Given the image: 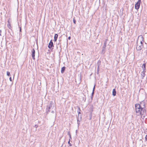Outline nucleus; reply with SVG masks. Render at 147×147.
Segmentation results:
<instances>
[{
    "label": "nucleus",
    "mask_w": 147,
    "mask_h": 147,
    "mask_svg": "<svg viewBox=\"0 0 147 147\" xmlns=\"http://www.w3.org/2000/svg\"><path fill=\"white\" fill-rule=\"evenodd\" d=\"M96 73H97V74H98L99 73H98V71H97V72H96Z\"/></svg>",
    "instance_id": "28"
},
{
    "label": "nucleus",
    "mask_w": 147,
    "mask_h": 147,
    "mask_svg": "<svg viewBox=\"0 0 147 147\" xmlns=\"http://www.w3.org/2000/svg\"><path fill=\"white\" fill-rule=\"evenodd\" d=\"M65 67H63L61 68V72L62 73H63L65 71Z\"/></svg>",
    "instance_id": "13"
},
{
    "label": "nucleus",
    "mask_w": 147,
    "mask_h": 147,
    "mask_svg": "<svg viewBox=\"0 0 147 147\" xmlns=\"http://www.w3.org/2000/svg\"><path fill=\"white\" fill-rule=\"evenodd\" d=\"M73 22L75 24H76V20H75V19H74L73 20Z\"/></svg>",
    "instance_id": "20"
},
{
    "label": "nucleus",
    "mask_w": 147,
    "mask_h": 147,
    "mask_svg": "<svg viewBox=\"0 0 147 147\" xmlns=\"http://www.w3.org/2000/svg\"><path fill=\"white\" fill-rule=\"evenodd\" d=\"M21 31V28H20V31Z\"/></svg>",
    "instance_id": "29"
},
{
    "label": "nucleus",
    "mask_w": 147,
    "mask_h": 147,
    "mask_svg": "<svg viewBox=\"0 0 147 147\" xmlns=\"http://www.w3.org/2000/svg\"><path fill=\"white\" fill-rule=\"evenodd\" d=\"M54 108H55L54 105L53 103H51L49 106H48L47 108V113H48L50 112V110L51 109H53Z\"/></svg>",
    "instance_id": "4"
},
{
    "label": "nucleus",
    "mask_w": 147,
    "mask_h": 147,
    "mask_svg": "<svg viewBox=\"0 0 147 147\" xmlns=\"http://www.w3.org/2000/svg\"><path fill=\"white\" fill-rule=\"evenodd\" d=\"M32 52V59L34 60L35 59V51L34 49H33L31 51Z\"/></svg>",
    "instance_id": "6"
},
{
    "label": "nucleus",
    "mask_w": 147,
    "mask_h": 147,
    "mask_svg": "<svg viewBox=\"0 0 147 147\" xmlns=\"http://www.w3.org/2000/svg\"><path fill=\"white\" fill-rule=\"evenodd\" d=\"M78 116H77V123L78 125H79L80 122L81 120L82 119V115H80L81 114L80 111H81L80 108L79 107H78Z\"/></svg>",
    "instance_id": "3"
},
{
    "label": "nucleus",
    "mask_w": 147,
    "mask_h": 147,
    "mask_svg": "<svg viewBox=\"0 0 147 147\" xmlns=\"http://www.w3.org/2000/svg\"><path fill=\"white\" fill-rule=\"evenodd\" d=\"M38 127V125H35V127L36 128H37Z\"/></svg>",
    "instance_id": "23"
},
{
    "label": "nucleus",
    "mask_w": 147,
    "mask_h": 147,
    "mask_svg": "<svg viewBox=\"0 0 147 147\" xmlns=\"http://www.w3.org/2000/svg\"><path fill=\"white\" fill-rule=\"evenodd\" d=\"M145 139L147 141V135L146 136Z\"/></svg>",
    "instance_id": "22"
},
{
    "label": "nucleus",
    "mask_w": 147,
    "mask_h": 147,
    "mask_svg": "<svg viewBox=\"0 0 147 147\" xmlns=\"http://www.w3.org/2000/svg\"><path fill=\"white\" fill-rule=\"evenodd\" d=\"M51 112L52 113H55V111H54L53 110Z\"/></svg>",
    "instance_id": "27"
},
{
    "label": "nucleus",
    "mask_w": 147,
    "mask_h": 147,
    "mask_svg": "<svg viewBox=\"0 0 147 147\" xmlns=\"http://www.w3.org/2000/svg\"><path fill=\"white\" fill-rule=\"evenodd\" d=\"M116 92L115 89H114L113 90L112 94L114 96H115L116 95Z\"/></svg>",
    "instance_id": "11"
},
{
    "label": "nucleus",
    "mask_w": 147,
    "mask_h": 147,
    "mask_svg": "<svg viewBox=\"0 0 147 147\" xmlns=\"http://www.w3.org/2000/svg\"><path fill=\"white\" fill-rule=\"evenodd\" d=\"M99 65H98V68H97V71H98V73H99Z\"/></svg>",
    "instance_id": "19"
},
{
    "label": "nucleus",
    "mask_w": 147,
    "mask_h": 147,
    "mask_svg": "<svg viewBox=\"0 0 147 147\" xmlns=\"http://www.w3.org/2000/svg\"><path fill=\"white\" fill-rule=\"evenodd\" d=\"M68 39H69V40H70V39H71V37L70 36H69L68 38Z\"/></svg>",
    "instance_id": "26"
},
{
    "label": "nucleus",
    "mask_w": 147,
    "mask_h": 147,
    "mask_svg": "<svg viewBox=\"0 0 147 147\" xmlns=\"http://www.w3.org/2000/svg\"><path fill=\"white\" fill-rule=\"evenodd\" d=\"M146 54L147 55V51L146 52Z\"/></svg>",
    "instance_id": "30"
},
{
    "label": "nucleus",
    "mask_w": 147,
    "mask_h": 147,
    "mask_svg": "<svg viewBox=\"0 0 147 147\" xmlns=\"http://www.w3.org/2000/svg\"><path fill=\"white\" fill-rule=\"evenodd\" d=\"M135 107L137 115H141L142 118H144L146 114L145 107H142L140 104H136L135 105Z\"/></svg>",
    "instance_id": "1"
},
{
    "label": "nucleus",
    "mask_w": 147,
    "mask_h": 147,
    "mask_svg": "<svg viewBox=\"0 0 147 147\" xmlns=\"http://www.w3.org/2000/svg\"><path fill=\"white\" fill-rule=\"evenodd\" d=\"M69 139H70V140H71V136L70 134H69Z\"/></svg>",
    "instance_id": "21"
},
{
    "label": "nucleus",
    "mask_w": 147,
    "mask_h": 147,
    "mask_svg": "<svg viewBox=\"0 0 147 147\" xmlns=\"http://www.w3.org/2000/svg\"><path fill=\"white\" fill-rule=\"evenodd\" d=\"M1 30H0V36H1Z\"/></svg>",
    "instance_id": "25"
},
{
    "label": "nucleus",
    "mask_w": 147,
    "mask_h": 147,
    "mask_svg": "<svg viewBox=\"0 0 147 147\" xmlns=\"http://www.w3.org/2000/svg\"><path fill=\"white\" fill-rule=\"evenodd\" d=\"M95 86H94L93 88V91H92V96H91L92 99L93 95L94 94V90L95 89Z\"/></svg>",
    "instance_id": "15"
},
{
    "label": "nucleus",
    "mask_w": 147,
    "mask_h": 147,
    "mask_svg": "<svg viewBox=\"0 0 147 147\" xmlns=\"http://www.w3.org/2000/svg\"><path fill=\"white\" fill-rule=\"evenodd\" d=\"M107 40H108L107 39L105 40V42L104 43V45L103 46V48H106V45L107 44Z\"/></svg>",
    "instance_id": "9"
},
{
    "label": "nucleus",
    "mask_w": 147,
    "mask_h": 147,
    "mask_svg": "<svg viewBox=\"0 0 147 147\" xmlns=\"http://www.w3.org/2000/svg\"><path fill=\"white\" fill-rule=\"evenodd\" d=\"M105 48H103V49L102 51V54H104L105 53Z\"/></svg>",
    "instance_id": "16"
},
{
    "label": "nucleus",
    "mask_w": 147,
    "mask_h": 147,
    "mask_svg": "<svg viewBox=\"0 0 147 147\" xmlns=\"http://www.w3.org/2000/svg\"><path fill=\"white\" fill-rule=\"evenodd\" d=\"M145 71H143L141 73V75L142 76V78L143 79L145 76Z\"/></svg>",
    "instance_id": "8"
},
{
    "label": "nucleus",
    "mask_w": 147,
    "mask_h": 147,
    "mask_svg": "<svg viewBox=\"0 0 147 147\" xmlns=\"http://www.w3.org/2000/svg\"><path fill=\"white\" fill-rule=\"evenodd\" d=\"M9 80L10 81H12V79H11V77H10L9 78Z\"/></svg>",
    "instance_id": "24"
},
{
    "label": "nucleus",
    "mask_w": 147,
    "mask_h": 147,
    "mask_svg": "<svg viewBox=\"0 0 147 147\" xmlns=\"http://www.w3.org/2000/svg\"><path fill=\"white\" fill-rule=\"evenodd\" d=\"M58 34H55L54 36V41H56L57 40L58 37Z\"/></svg>",
    "instance_id": "12"
},
{
    "label": "nucleus",
    "mask_w": 147,
    "mask_h": 147,
    "mask_svg": "<svg viewBox=\"0 0 147 147\" xmlns=\"http://www.w3.org/2000/svg\"><path fill=\"white\" fill-rule=\"evenodd\" d=\"M7 76H9L10 75V73L9 71H7Z\"/></svg>",
    "instance_id": "17"
},
{
    "label": "nucleus",
    "mask_w": 147,
    "mask_h": 147,
    "mask_svg": "<svg viewBox=\"0 0 147 147\" xmlns=\"http://www.w3.org/2000/svg\"><path fill=\"white\" fill-rule=\"evenodd\" d=\"M7 27L9 29H10L11 28V26L10 25V23L9 22V21L8 22V24H7Z\"/></svg>",
    "instance_id": "14"
},
{
    "label": "nucleus",
    "mask_w": 147,
    "mask_h": 147,
    "mask_svg": "<svg viewBox=\"0 0 147 147\" xmlns=\"http://www.w3.org/2000/svg\"><path fill=\"white\" fill-rule=\"evenodd\" d=\"M145 66L146 64L145 63H144L142 66V70L143 71H145L146 70Z\"/></svg>",
    "instance_id": "10"
},
{
    "label": "nucleus",
    "mask_w": 147,
    "mask_h": 147,
    "mask_svg": "<svg viewBox=\"0 0 147 147\" xmlns=\"http://www.w3.org/2000/svg\"><path fill=\"white\" fill-rule=\"evenodd\" d=\"M68 143L69 144V146H72L71 144L70 143V139H69V141L68 142Z\"/></svg>",
    "instance_id": "18"
},
{
    "label": "nucleus",
    "mask_w": 147,
    "mask_h": 147,
    "mask_svg": "<svg viewBox=\"0 0 147 147\" xmlns=\"http://www.w3.org/2000/svg\"><path fill=\"white\" fill-rule=\"evenodd\" d=\"M144 39L142 35L139 36L136 42V49L138 51L141 50L143 47Z\"/></svg>",
    "instance_id": "2"
},
{
    "label": "nucleus",
    "mask_w": 147,
    "mask_h": 147,
    "mask_svg": "<svg viewBox=\"0 0 147 147\" xmlns=\"http://www.w3.org/2000/svg\"><path fill=\"white\" fill-rule=\"evenodd\" d=\"M141 0H138L137 3H136L135 5V7L136 9H138L140 7Z\"/></svg>",
    "instance_id": "5"
},
{
    "label": "nucleus",
    "mask_w": 147,
    "mask_h": 147,
    "mask_svg": "<svg viewBox=\"0 0 147 147\" xmlns=\"http://www.w3.org/2000/svg\"><path fill=\"white\" fill-rule=\"evenodd\" d=\"M53 47H54L52 41V40H51L49 44L48 47L49 49H51Z\"/></svg>",
    "instance_id": "7"
}]
</instances>
